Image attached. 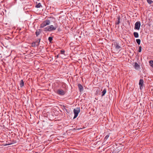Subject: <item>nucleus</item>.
I'll list each match as a JSON object with an SVG mask.
<instances>
[{
    "instance_id": "1",
    "label": "nucleus",
    "mask_w": 153,
    "mask_h": 153,
    "mask_svg": "<svg viewBox=\"0 0 153 153\" xmlns=\"http://www.w3.org/2000/svg\"><path fill=\"white\" fill-rule=\"evenodd\" d=\"M48 26V31H52L55 30L57 27L56 24H55L49 25Z\"/></svg>"
},
{
    "instance_id": "2",
    "label": "nucleus",
    "mask_w": 153,
    "mask_h": 153,
    "mask_svg": "<svg viewBox=\"0 0 153 153\" xmlns=\"http://www.w3.org/2000/svg\"><path fill=\"white\" fill-rule=\"evenodd\" d=\"M55 19L54 17H48V25L56 24Z\"/></svg>"
},
{
    "instance_id": "3",
    "label": "nucleus",
    "mask_w": 153,
    "mask_h": 153,
    "mask_svg": "<svg viewBox=\"0 0 153 153\" xmlns=\"http://www.w3.org/2000/svg\"><path fill=\"white\" fill-rule=\"evenodd\" d=\"M74 119H75L77 117L79 113L80 112V108H77L74 109Z\"/></svg>"
},
{
    "instance_id": "4",
    "label": "nucleus",
    "mask_w": 153,
    "mask_h": 153,
    "mask_svg": "<svg viewBox=\"0 0 153 153\" xmlns=\"http://www.w3.org/2000/svg\"><path fill=\"white\" fill-rule=\"evenodd\" d=\"M140 26V23L139 22H137L135 24L134 29L139 30Z\"/></svg>"
},
{
    "instance_id": "5",
    "label": "nucleus",
    "mask_w": 153,
    "mask_h": 153,
    "mask_svg": "<svg viewBox=\"0 0 153 153\" xmlns=\"http://www.w3.org/2000/svg\"><path fill=\"white\" fill-rule=\"evenodd\" d=\"M47 25H48V19H46L41 24L40 27L43 28Z\"/></svg>"
},
{
    "instance_id": "6",
    "label": "nucleus",
    "mask_w": 153,
    "mask_h": 153,
    "mask_svg": "<svg viewBox=\"0 0 153 153\" xmlns=\"http://www.w3.org/2000/svg\"><path fill=\"white\" fill-rule=\"evenodd\" d=\"M57 93L59 95H63L65 94V92L62 90L59 89L57 91Z\"/></svg>"
},
{
    "instance_id": "7",
    "label": "nucleus",
    "mask_w": 153,
    "mask_h": 153,
    "mask_svg": "<svg viewBox=\"0 0 153 153\" xmlns=\"http://www.w3.org/2000/svg\"><path fill=\"white\" fill-rule=\"evenodd\" d=\"M40 39H39V42H33L32 44V46L33 47H35L36 46L39 45V42H40Z\"/></svg>"
},
{
    "instance_id": "8",
    "label": "nucleus",
    "mask_w": 153,
    "mask_h": 153,
    "mask_svg": "<svg viewBox=\"0 0 153 153\" xmlns=\"http://www.w3.org/2000/svg\"><path fill=\"white\" fill-rule=\"evenodd\" d=\"M42 7V5L40 3H38L37 2L36 3L35 7L37 8H39Z\"/></svg>"
},
{
    "instance_id": "9",
    "label": "nucleus",
    "mask_w": 153,
    "mask_h": 153,
    "mask_svg": "<svg viewBox=\"0 0 153 153\" xmlns=\"http://www.w3.org/2000/svg\"><path fill=\"white\" fill-rule=\"evenodd\" d=\"M41 31L40 29H38L36 30V34L37 36H38L41 33Z\"/></svg>"
},
{
    "instance_id": "10",
    "label": "nucleus",
    "mask_w": 153,
    "mask_h": 153,
    "mask_svg": "<svg viewBox=\"0 0 153 153\" xmlns=\"http://www.w3.org/2000/svg\"><path fill=\"white\" fill-rule=\"evenodd\" d=\"M20 86L21 87H22L24 85V82L23 80L22 79L20 81Z\"/></svg>"
},
{
    "instance_id": "11",
    "label": "nucleus",
    "mask_w": 153,
    "mask_h": 153,
    "mask_svg": "<svg viewBox=\"0 0 153 153\" xmlns=\"http://www.w3.org/2000/svg\"><path fill=\"white\" fill-rule=\"evenodd\" d=\"M134 68L136 69H138L140 68V65L137 63L135 62L134 65Z\"/></svg>"
},
{
    "instance_id": "12",
    "label": "nucleus",
    "mask_w": 153,
    "mask_h": 153,
    "mask_svg": "<svg viewBox=\"0 0 153 153\" xmlns=\"http://www.w3.org/2000/svg\"><path fill=\"white\" fill-rule=\"evenodd\" d=\"M78 85L80 91H82L83 88L82 86L80 84H79Z\"/></svg>"
},
{
    "instance_id": "13",
    "label": "nucleus",
    "mask_w": 153,
    "mask_h": 153,
    "mask_svg": "<svg viewBox=\"0 0 153 153\" xmlns=\"http://www.w3.org/2000/svg\"><path fill=\"white\" fill-rule=\"evenodd\" d=\"M139 85H143V79H140L139 81Z\"/></svg>"
},
{
    "instance_id": "14",
    "label": "nucleus",
    "mask_w": 153,
    "mask_h": 153,
    "mask_svg": "<svg viewBox=\"0 0 153 153\" xmlns=\"http://www.w3.org/2000/svg\"><path fill=\"white\" fill-rule=\"evenodd\" d=\"M134 36L135 38H138L139 35L138 34L137 32H134Z\"/></svg>"
},
{
    "instance_id": "15",
    "label": "nucleus",
    "mask_w": 153,
    "mask_h": 153,
    "mask_svg": "<svg viewBox=\"0 0 153 153\" xmlns=\"http://www.w3.org/2000/svg\"><path fill=\"white\" fill-rule=\"evenodd\" d=\"M106 89H104V90H103V91L102 92V97L106 93Z\"/></svg>"
},
{
    "instance_id": "16",
    "label": "nucleus",
    "mask_w": 153,
    "mask_h": 153,
    "mask_svg": "<svg viewBox=\"0 0 153 153\" xmlns=\"http://www.w3.org/2000/svg\"><path fill=\"white\" fill-rule=\"evenodd\" d=\"M118 20L116 22V24L117 25H118L120 23V17H119L117 18Z\"/></svg>"
},
{
    "instance_id": "17",
    "label": "nucleus",
    "mask_w": 153,
    "mask_h": 153,
    "mask_svg": "<svg viewBox=\"0 0 153 153\" xmlns=\"http://www.w3.org/2000/svg\"><path fill=\"white\" fill-rule=\"evenodd\" d=\"M150 65L152 67H153V61L151 60L149 61Z\"/></svg>"
},
{
    "instance_id": "18",
    "label": "nucleus",
    "mask_w": 153,
    "mask_h": 153,
    "mask_svg": "<svg viewBox=\"0 0 153 153\" xmlns=\"http://www.w3.org/2000/svg\"><path fill=\"white\" fill-rule=\"evenodd\" d=\"M48 40L50 43H52V41L53 40V37H48Z\"/></svg>"
},
{
    "instance_id": "19",
    "label": "nucleus",
    "mask_w": 153,
    "mask_h": 153,
    "mask_svg": "<svg viewBox=\"0 0 153 153\" xmlns=\"http://www.w3.org/2000/svg\"><path fill=\"white\" fill-rule=\"evenodd\" d=\"M136 41L137 42V43L138 44V45H140V39H137L136 40Z\"/></svg>"
},
{
    "instance_id": "20",
    "label": "nucleus",
    "mask_w": 153,
    "mask_h": 153,
    "mask_svg": "<svg viewBox=\"0 0 153 153\" xmlns=\"http://www.w3.org/2000/svg\"><path fill=\"white\" fill-rule=\"evenodd\" d=\"M147 2L149 4H151L152 3H153V1L151 0H147Z\"/></svg>"
},
{
    "instance_id": "21",
    "label": "nucleus",
    "mask_w": 153,
    "mask_h": 153,
    "mask_svg": "<svg viewBox=\"0 0 153 153\" xmlns=\"http://www.w3.org/2000/svg\"><path fill=\"white\" fill-rule=\"evenodd\" d=\"M115 47L117 49H119V48H120V47L117 44L116 45Z\"/></svg>"
},
{
    "instance_id": "22",
    "label": "nucleus",
    "mask_w": 153,
    "mask_h": 153,
    "mask_svg": "<svg viewBox=\"0 0 153 153\" xmlns=\"http://www.w3.org/2000/svg\"><path fill=\"white\" fill-rule=\"evenodd\" d=\"M65 52V51L64 50H62L61 51V53L62 54H64Z\"/></svg>"
},
{
    "instance_id": "23",
    "label": "nucleus",
    "mask_w": 153,
    "mask_h": 153,
    "mask_svg": "<svg viewBox=\"0 0 153 153\" xmlns=\"http://www.w3.org/2000/svg\"><path fill=\"white\" fill-rule=\"evenodd\" d=\"M141 50H142V48L140 46L139 47V48L138 51L139 52H140L141 51Z\"/></svg>"
},
{
    "instance_id": "24",
    "label": "nucleus",
    "mask_w": 153,
    "mask_h": 153,
    "mask_svg": "<svg viewBox=\"0 0 153 153\" xmlns=\"http://www.w3.org/2000/svg\"><path fill=\"white\" fill-rule=\"evenodd\" d=\"M44 30L45 31H48V28L47 27L44 28Z\"/></svg>"
},
{
    "instance_id": "25",
    "label": "nucleus",
    "mask_w": 153,
    "mask_h": 153,
    "mask_svg": "<svg viewBox=\"0 0 153 153\" xmlns=\"http://www.w3.org/2000/svg\"><path fill=\"white\" fill-rule=\"evenodd\" d=\"M140 85V90H142V89L143 88V85Z\"/></svg>"
},
{
    "instance_id": "26",
    "label": "nucleus",
    "mask_w": 153,
    "mask_h": 153,
    "mask_svg": "<svg viewBox=\"0 0 153 153\" xmlns=\"http://www.w3.org/2000/svg\"><path fill=\"white\" fill-rule=\"evenodd\" d=\"M108 137H109V135H107L106 136L105 139H107L108 138Z\"/></svg>"
},
{
    "instance_id": "27",
    "label": "nucleus",
    "mask_w": 153,
    "mask_h": 153,
    "mask_svg": "<svg viewBox=\"0 0 153 153\" xmlns=\"http://www.w3.org/2000/svg\"><path fill=\"white\" fill-rule=\"evenodd\" d=\"M99 91V90L98 89V90H97V91Z\"/></svg>"
},
{
    "instance_id": "28",
    "label": "nucleus",
    "mask_w": 153,
    "mask_h": 153,
    "mask_svg": "<svg viewBox=\"0 0 153 153\" xmlns=\"http://www.w3.org/2000/svg\"><path fill=\"white\" fill-rule=\"evenodd\" d=\"M38 153V152H36V153Z\"/></svg>"
}]
</instances>
